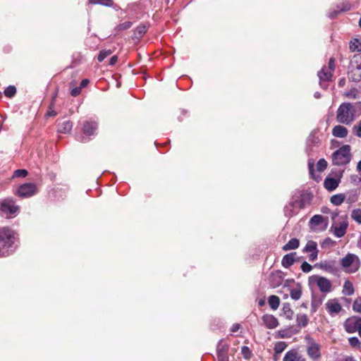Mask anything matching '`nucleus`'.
<instances>
[{"label":"nucleus","instance_id":"f257e3e1","mask_svg":"<svg viewBox=\"0 0 361 361\" xmlns=\"http://www.w3.org/2000/svg\"><path fill=\"white\" fill-rule=\"evenodd\" d=\"M361 110V103H356L355 104L344 102L342 103L337 110L336 120L338 123L345 125L350 124L356 118V109Z\"/></svg>","mask_w":361,"mask_h":361},{"label":"nucleus","instance_id":"f03ea898","mask_svg":"<svg viewBox=\"0 0 361 361\" xmlns=\"http://www.w3.org/2000/svg\"><path fill=\"white\" fill-rule=\"evenodd\" d=\"M16 239V233L8 227L0 228V256L9 255L8 249L12 247Z\"/></svg>","mask_w":361,"mask_h":361},{"label":"nucleus","instance_id":"7ed1b4c3","mask_svg":"<svg viewBox=\"0 0 361 361\" xmlns=\"http://www.w3.org/2000/svg\"><path fill=\"white\" fill-rule=\"evenodd\" d=\"M351 160L350 146L345 145L335 151L332 154L333 164L343 166L348 164Z\"/></svg>","mask_w":361,"mask_h":361},{"label":"nucleus","instance_id":"20e7f679","mask_svg":"<svg viewBox=\"0 0 361 361\" xmlns=\"http://www.w3.org/2000/svg\"><path fill=\"white\" fill-rule=\"evenodd\" d=\"M360 260L359 257L352 253L347 254L341 260V264L343 268L348 273L356 272L360 267Z\"/></svg>","mask_w":361,"mask_h":361},{"label":"nucleus","instance_id":"39448f33","mask_svg":"<svg viewBox=\"0 0 361 361\" xmlns=\"http://www.w3.org/2000/svg\"><path fill=\"white\" fill-rule=\"evenodd\" d=\"M309 283L310 284H316L322 293H326L331 291V282L326 277L312 275L309 277Z\"/></svg>","mask_w":361,"mask_h":361},{"label":"nucleus","instance_id":"423d86ee","mask_svg":"<svg viewBox=\"0 0 361 361\" xmlns=\"http://www.w3.org/2000/svg\"><path fill=\"white\" fill-rule=\"evenodd\" d=\"M98 129V123L94 121H85L82 125V131L84 135L80 136L78 140L81 142H86L89 140L86 137L94 136Z\"/></svg>","mask_w":361,"mask_h":361},{"label":"nucleus","instance_id":"0eeeda50","mask_svg":"<svg viewBox=\"0 0 361 361\" xmlns=\"http://www.w3.org/2000/svg\"><path fill=\"white\" fill-rule=\"evenodd\" d=\"M327 218L320 214L314 215L310 220V227L312 231H319L326 229Z\"/></svg>","mask_w":361,"mask_h":361},{"label":"nucleus","instance_id":"6e6552de","mask_svg":"<svg viewBox=\"0 0 361 361\" xmlns=\"http://www.w3.org/2000/svg\"><path fill=\"white\" fill-rule=\"evenodd\" d=\"M18 209V206L11 199H5L0 201V214L1 215L15 214Z\"/></svg>","mask_w":361,"mask_h":361},{"label":"nucleus","instance_id":"1a4fd4ad","mask_svg":"<svg viewBox=\"0 0 361 361\" xmlns=\"http://www.w3.org/2000/svg\"><path fill=\"white\" fill-rule=\"evenodd\" d=\"M343 171H339L338 172L336 173L335 177H326L324 181V188L329 192L334 191L336 190L339 183H341V178L343 176Z\"/></svg>","mask_w":361,"mask_h":361},{"label":"nucleus","instance_id":"9d476101","mask_svg":"<svg viewBox=\"0 0 361 361\" xmlns=\"http://www.w3.org/2000/svg\"><path fill=\"white\" fill-rule=\"evenodd\" d=\"M305 339L307 342V352L308 355L314 360L320 357L321 353L319 344L317 343L314 339L310 336L306 337Z\"/></svg>","mask_w":361,"mask_h":361},{"label":"nucleus","instance_id":"9b49d317","mask_svg":"<svg viewBox=\"0 0 361 361\" xmlns=\"http://www.w3.org/2000/svg\"><path fill=\"white\" fill-rule=\"evenodd\" d=\"M37 193V188L34 183H28L19 186L16 194L21 197H29Z\"/></svg>","mask_w":361,"mask_h":361},{"label":"nucleus","instance_id":"f8f14e48","mask_svg":"<svg viewBox=\"0 0 361 361\" xmlns=\"http://www.w3.org/2000/svg\"><path fill=\"white\" fill-rule=\"evenodd\" d=\"M325 306L326 311L331 316L338 314L342 310V306L338 302L337 299L329 300Z\"/></svg>","mask_w":361,"mask_h":361},{"label":"nucleus","instance_id":"ddd939ff","mask_svg":"<svg viewBox=\"0 0 361 361\" xmlns=\"http://www.w3.org/2000/svg\"><path fill=\"white\" fill-rule=\"evenodd\" d=\"M217 357L218 361H228V345L224 343L222 341H220L217 345Z\"/></svg>","mask_w":361,"mask_h":361},{"label":"nucleus","instance_id":"4468645a","mask_svg":"<svg viewBox=\"0 0 361 361\" xmlns=\"http://www.w3.org/2000/svg\"><path fill=\"white\" fill-rule=\"evenodd\" d=\"M283 361H305V359L296 349H292L285 354Z\"/></svg>","mask_w":361,"mask_h":361},{"label":"nucleus","instance_id":"2eb2a0df","mask_svg":"<svg viewBox=\"0 0 361 361\" xmlns=\"http://www.w3.org/2000/svg\"><path fill=\"white\" fill-rule=\"evenodd\" d=\"M263 324L267 329H275L279 326L278 319L271 314H264L262 318Z\"/></svg>","mask_w":361,"mask_h":361},{"label":"nucleus","instance_id":"dca6fc26","mask_svg":"<svg viewBox=\"0 0 361 361\" xmlns=\"http://www.w3.org/2000/svg\"><path fill=\"white\" fill-rule=\"evenodd\" d=\"M344 195L346 203L353 204L358 200L360 191L359 189H352L348 190Z\"/></svg>","mask_w":361,"mask_h":361},{"label":"nucleus","instance_id":"f3484780","mask_svg":"<svg viewBox=\"0 0 361 361\" xmlns=\"http://www.w3.org/2000/svg\"><path fill=\"white\" fill-rule=\"evenodd\" d=\"M348 223L346 221H343L339 223L338 225L333 227V233L337 238H341L346 233Z\"/></svg>","mask_w":361,"mask_h":361},{"label":"nucleus","instance_id":"a211bd4d","mask_svg":"<svg viewBox=\"0 0 361 361\" xmlns=\"http://www.w3.org/2000/svg\"><path fill=\"white\" fill-rule=\"evenodd\" d=\"M296 252H290L285 255L281 260L282 266L288 269L295 262Z\"/></svg>","mask_w":361,"mask_h":361},{"label":"nucleus","instance_id":"6ab92c4d","mask_svg":"<svg viewBox=\"0 0 361 361\" xmlns=\"http://www.w3.org/2000/svg\"><path fill=\"white\" fill-rule=\"evenodd\" d=\"M333 73L324 67L320 71L318 72V77L319 78L320 85L323 87V83L328 82L331 79Z\"/></svg>","mask_w":361,"mask_h":361},{"label":"nucleus","instance_id":"aec40b11","mask_svg":"<svg viewBox=\"0 0 361 361\" xmlns=\"http://www.w3.org/2000/svg\"><path fill=\"white\" fill-rule=\"evenodd\" d=\"M148 25L146 24H140L133 32V39L139 41L147 32Z\"/></svg>","mask_w":361,"mask_h":361},{"label":"nucleus","instance_id":"412c9836","mask_svg":"<svg viewBox=\"0 0 361 361\" xmlns=\"http://www.w3.org/2000/svg\"><path fill=\"white\" fill-rule=\"evenodd\" d=\"M346 330L348 332H353L357 331L360 336L361 337V317L356 318L353 322V327L350 326L349 322H346Z\"/></svg>","mask_w":361,"mask_h":361},{"label":"nucleus","instance_id":"4be33fe9","mask_svg":"<svg viewBox=\"0 0 361 361\" xmlns=\"http://www.w3.org/2000/svg\"><path fill=\"white\" fill-rule=\"evenodd\" d=\"M332 134L336 137L343 138L348 135V130L345 127L338 125L333 128Z\"/></svg>","mask_w":361,"mask_h":361},{"label":"nucleus","instance_id":"5701e85b","mask_svg":"<svg viewBox=\"0 0 361 361\" xmlns=\"http://www.w3.org/2000/svg\"><path fill=\"white\" fill-rule=\"evenodd\" d=\"M350 80L354 82H360L361 80V65H357L353 68L349 73Z\"/></svg>","mask_w":361,"mask_h":361},{"label":"nucleus","instance_id":"b1692460","mask_svg":"<svg viewBox=\"0 0 361 361\" xmlns=\"http://www.w3.org/2000/svg\"><path fill=\"white\" fill-rule=\"evenodd\" d=\"M315 267L319 268L329 273H333L335 271L334 264L329 262L324 261L314 264Z\"/></svg>","mask_w":361,"mask_h":361},{"label":"nucleus","instance_id":"393cba45","mask_svg":"<svg viewBox=\"0 0 361 361\" xmlns=\"http://www.w3.org/2000/svg\"><path fill=\"white\" fill-rule=\"evenodd\" d=\"M73 128V123L71 121H65L58 125V132L61 133H68Z\"/></svg>","mask_w":361,"mask_h":361},{"label":"nucleus","instance_id":"a878e982","mask_svg":"<svg viewBox=\"0 0 361 361\" xmlns=\"http://www.w3.org/2000/svg\"><path fill=\"white\" fill-rule=\"evenodd\" d=\"M300 245V241L298 238H291L286 245L282 247L283 251H288L297 249Z\"/></svg>","mask_w":361,"mask_h":361},{"label":"nucleus","instance_id":"bb28decb","mask_svg":"<svg viewBox=\"0 0 361 361\" xmlns=\"http://www.w3.org/2000/svg\"><path fill=\"white\" fill-rule=\"evenodd\" d=\"M287 348V344L284 341H278L275 343L274 350V358L277 359L278 356Z\"/></svg>","mask_w":361,"mask_h":361},{"label":"nucleus","instance_id":"cd10ccee","mask_svg":"<svg viewBox=\"0 0 361 361\" xmlns=\"http://www.w3.org/2000/svg\"><path fill=\"white\" fill-rule=\"evenodd\" d=\"M354 292L355 290L353 283L350 281L346 280L343 284L342 290L343 294L350 296L352 295Z\"/></svg>","mask_w":361,"mask_h":361},{"label":"nucleus","instance_id":"c85d7f7f","mask_svg":"<svg viewBox=\"0 0 361 361\" xmlns=\"http://www.w3.org/2000/svg\"><path fill=\"white\" fill-rule=\"evenodd\" d=\"M349 48L351 51L361 52V39H353L350 42Z\"/></svg>","mask_w":361,"mask_h":361},{"label":"nucleus","instance_id":"c756f323","mask_svg":"<svg viewBox=\"0 0 361 361\" xmlns=\"http://www.w3.org/2000/svg\"><path fill=\"white\" fill-rule=\"evenodd\" d=\"M296 322L298 326L305 327L309 322V319L305 314H299L296 317Z\"/></svg>","mask_w":361,"mask_h":361},{"label":"nucleus","instance_id":"7c9ffc66","mask_svg":"<svg viewBox=\"0 0 361 361\" xmlns=\"http://www.w3.org/2000/svg\"><path fill=\"white\" fill-rule=\"evenodd\" d=\"M345 195L342 193L334 195L331 197V202L336 206H339L345 201Z\"/></svg>","mask_w":361,"mask_h":361},{"label":"nucleus","instance_id":"2f4dec72","mask_svg":"<svg viewBox=\"0 0 361 361\" xmlns=\"http://www.w3.org/2000/svg\"><path fill=\"white\" fill-rule=\"evenodd\" d=\"M322 300L321 298L315 296L314 295H312V301H311V311L312 312H315L317 310V308L322 305Z\"/></svg>","mask_w":361,"mask_h":361},{"label":"nucleus","instance_id":"473e14b6","mask_svg":"<svg viewBox=\"0 0 361 361\" xmlns=\"http://www.w3.org/2000/svg\"><path fill=\"white\" fill-rule=\"evenodd\" d=\"M268 303L272 310H276L280 303L279 298L276 295H271L268 299Z\"/></svg>","mask_w":361,"mask_h":361},{"label":"nucleus","instance_id":"72a5a7b5","mask_svg":"<svg viewBox=\"0 0 361 361\" xmlns=\"http://www.w3.org/2000/svg\"><path fill=\"white\" fill-rule=\"evenodd\" d=\"M296 204V201H292L288 204V205L285 207L284 213L286 216L290 217L295 214V212L293 211V208Z\"/></svg>","mask_w":361,"mask_h":361},{"label":"nucleus","instance_id":"f704fd0d","mask_svg":"<svg viewBox=\"0 0 361 361\" xmlns=\"http://www.w3.org/2000/svg\"><path fill=\"white\" fill-rule=\"evenodd\" d=\"M317 250H318L317 244L316 242L312 240L308 241L303 249V252H314Z\"/></svg>","mask_w":361,"mask_h":361},{"label":"nucleus","instance_id":"c9c22d12","mask_svg":"<svg viewBox=\"0 0 361 361\" xmlns=\"http://www.w3.org/2000/svg\"><path fill=\"white\" fill-rule=\"evenodd\" d=\"M302 295L301 287L298 286L296 288H292L290 291V296L294 300H298Z\"/></svg>","mask_w":361,"mask_h":361},{"label":"nucleus","instance_id":"e433bc0d","mask_svg":"<svg viewBox=\"0 0 361 361\" xmlns=\"http://www.w3.org/2000/svg\"><path fill=\"white\" fill-rule=\"evenodd\" d=\"M351 218L357 224H361V209H355L351 212Z\"/></svg>","mask_w":361,"mask_h":361},{"label":"nucleus","instance_id":"4c0bfd02","mask_svg":"<svg viewBox=\"0 0 361 361\" xmlns=\"http://www.w3.org/2000/svg\"><path fill=\"white\" fill-rule=\"evenodd\" d=\"M132 25H133V23L132 22L126 21V22H124V23L118 24L115 27V31L116 32H119V31H121V30H126L129 29Z\"/></svg>","mask_w":361,"mask_h":361},{"label":"nucleus","instance_id":"58836bf2","mask_svg":"<svg viewBox=\"0 0 361 361\" xmlns=\"http://www.w3.org/2000/svg\"><path fill=\"white\" fill-rule=\"evenodd\" d=\"M111 54L112 51L110 49H104L100 51L97 56L98 61H103L107 56H110Z\"/></svg>","mask_w":361,"mask_h":361},{"label":"nucleus","instance_id":"ea45409f","mask_svg":"<svg viewBox=\"0 0 361 361\" xmlns=\"http://www.w3.org/2000/svg\"><path fill=\"white\" fill-rule=\"evenodd\" d=\"M283 312L287 319H292L293 316V311L291 310L289 304L283 305Z\"/></svg>","mask_w":361,"mask_h":361},{"label":"nucleus","instance_id":"a19ab883","mask_svg":"<svg viewBox=\"0 0 361 361\" xmlns=\"http://www.w3.org/2000/svg\"><path fill=\"white\" fill-rule=\"evenodd\" d=\"M92 4H101L106 6H111L114 4L112 0H89Z\"/></svg>","mask_w":361,"mask_h":361},{"label":"nucleus","instance_id":"79ce46f5","mask_svg":"<svg viewBox=\"0 0 361 361\" xmlns=\"http://www.w3.org/2000/svg\"><path fill=\"white\" fill-rule=\"evenodd\" d=\"M16 93V88L15 86L10 85L7 87L4 90L5 96L8 97H13Z\"/></svg>","mask_w":361,"mask_h":361},{"label":"nucleus","instance_id":"37998d69","mask_svg":"<svg viewBox=\"0 0 361 361\" xmlns=\"http://www.w3.org/2000/svg\"><path fill=\"white\" fill-rule=\"evenodd\" d=\"M27 175L25 169H17L13 172L12 178H24Z\"/></svg>","mask_w":361,"mask_h":361},{"label":"nucleus","instance_id":"c03bdc74","mask_svg":"<svg viewBox=\"0 0 361 361\" xmlns=\"http://www.w3.org/2000/svg\"><path fill=\"white\" fill-rule=\"evenodd\" d=\"M327 167V161L324 159H320L317 164V169L319 171H324Z\"/></svg>","mask_w":361,"mask_h":361},{"label":"nucleus","instance_id":"a18cd8bd","mask_svg":"<svg viewBox=\"0 0 361 361\" xmlns=\"http://www.w3.org/2000/svg\"><path fill=\"white\" fill-rule=\"evenodd\" d=\"M353 310L355 312L361 313V298L355 300L353 304Z\"/></svg>","mask_w":361,"mask_h":361},{"label":"nucleus","instance_id":"49530a36","mask_svg":"<svg viewBox=\"0 0 361 361\" xmlns=\"http://www.w3.org/2000/svg\"><path fill=\"white\" fill-rule=\"evenodd\" d=\"M318 141L319 138L315 135V134L311 133L307 140V143L308 145H312L317 143Z\"/></svg>","mask_w":361,"mask_h":361},{"label":"nucleus","instance_id":"de8ad7c7","mask_svg":"<svg viewBox=\"0 0 361 361\" xmlns=\"http://www.w3.org/2000/svg\"><path fill=\"white\" fill-rule=\"evenodd\" d=\"M350 5L348 3H347V4H345L343 6V8H341L340 9V11H334L333 13H330L329 17H330L331 18H335V17L337 16V14H338L339 12H341V11H348V10H350Z\"/></svg>","mask_w":361,"mask_h":361},{"label":"nucleus","instance_id":"09e8293b","mask_svg":"<svg viewBox=\"0 0 361 361\" xmlns=\"http://www.w3.org/2000/svg\"><path fill=\"white\" fill-rule=\"evenodd\" d=\"M349 343L353 348H360V342L357 337H350L349 338Z\"/></svg>","mask_w":361,"mask_h":361},{"label":"nucleus","instance_id":"8fccbe9b","mask_svg":"<svg viewBox=\"0 0 361 361\" xmlns=\"http://www.w3.org/2000/svg\"><path fill=\"white\" fill-rule=\"evenodd\" d=\"M353 133L359 137H361V120L353 128Z\"/></svg>","mask_w":361,"mask_h":361},{"label":"nucleus","instance_id":"3c124183","mask_svg":"<svg viewBox=\"0 0 361 361\" xmlns=\"http://www.w3.org/2000/svg\"><path fill=\"white\" fill-rule=\"evenodd\" d=\"M350 182L355 185H358L360 183H361V176H359L356 174L351 175L350 176Z\"/></svg>","mask_w":361,"mask_h":361},{"label":"nucleus","instance_id":"603ef678","mask_svg":"<svg viewBox=\"0 0 361 361\" xmlns=\"http://www.w3.org/2000/svg\"><path fill=\"white\" fill-rule=\"evenodd\" d=\"M300 268L304 273H308L312 269V265H310L307 262H303L301 264Z\"/></svg>","mask_w":361,"mask_h":361},{"label":"nucleus","instance_id":"864d4df0","mask_svg":"<svg viewBox=\"0 0 361 361\" xmlns=\"http://www.w3.org/2000/svg\"><path fill=\"white\" fill-rule=\"evenodd\" d=\"M314 161L313 159L308 160V169L310 174L311 175L312 178H315L314 176Z\"/></svg>","mask_w":361,"mask_h":361},{"label":"nucleus","instance_id":"5fc2aeb1","mask_svg":"<svg viewBox=\"0 0 361 361\" xmlns=\"http://www.w3.org/2000/svg\"><path fill=\"white\" fill-rule=\"evenodd\" d=\"M242 353L245 358L249 359L251 355V351L250 350L248 347L243 346L242 348Z\"/></svg>","mask_w":361,"mask_h":361},{"label":"nucleus","instance_id":"6e6d98bb","mask_svg":"<svg viewBox=\"0 0 361 361\" xmlns=\"http://www.w3.org/2000/svg\"><path fill=\"white\" fill-rule=\"evenodd\" d=\"M81 87H75V88H73L71 91V94L73 96V97H77L78 96L80 92H81Z\"/></svg>","mask_w":361,"mask_h":361},{"label":"nucleus","instance_id":"4d7b16f0","mask_svg":"<svg viewBox=\"0 0 361 361\" xmlns=\"http://www.w3.org/2000/svg\"><path fill=\"white\" fill-rule=\"evenodd\" d=\"M328 68L329 69V71H331L332 73L334 72V68H335V60H334V59L331 58L329 59V63H328Z\"/></svg>","mask_w":361,"mask_h":361},{"label":"nucleus","instance_id":"13d9d810","mask_svg":"<svg viewBox=\"0 0 361 361\" xmlns=\"http://www.w3.org/2000/svg\"><path fill=\"white\" fill-rule=\"evenodd\" d=\"M337 361H356V360L353 356L345 355Z\"/></svg>","mask_w":361,"mask_h":361},{"label":"nucleus","instance_id":"bf43d9fd","mask_svg":"<svg viewBox=\"0 0 361 361\" xmlns=\"http://www.w3.org/2000/svg\"><path fill=\"white\" fill-rule=\"evenodd\" d=\"M319 250H317L314 252H311V254L309 256V259L311 262H313L317 259Z\"/></svg>","mask_w":361,"mask_h":361},{"label":"nucleus","instance_id":"052dcab7","mask_svg":"<svg viewBox=\"0 0 361 361\" xmlns=\"http://www.w3.org/2000/svg\"><path fill=\"white\" fill-rule=\"evenodd\" d=\"M53 106V103L51 104V106L49 107V110L48 111L47 115L48 116H54L57 114V113L51 109V106Z\"/></svg>","mask_w":361,"mask_h":361},{"label":"nucleus","instance_id":"680f3d73","mask_svg":"<svg viewBox=\"0 0 361 361\" xmlns=\"http://www.w3.org/2000/svg\"><path fill=\"white\" fill-rule=\"evenodd\" d=\"M89 82H90V81L88 79H83L80 82V87H81V89L85 87L88 85Z\"/></svg>","mask_w":361,"mask_h":361},{"label":"nucleus","instance_id":"e2e57ef3","mask_svg":"<svg viewBox=\"0 0 361 361\" xmlns=\"http://www.w3.org/2000/svg\"><path fill=\"white\" fill-rule=\"evenodd\" d=\"M240 327V325L239 324H234L232 325L231 331L232 332H236V331H238Z\"/></svg>","mask_w":361,"mask_h":361},{"label":"nucleus","instance_id":"0e129e2a","mask_svg":"<svg viewBox=\"0 0 361 361\" xmlns=\"http://www.w3.org/2000/svg\"><path fill=\"white\" fill-rule=\"evenodd\" d=\"M118 61V57L116 56H113L109 61V65L114 66Z\"/></svg>","mask_w":361,"mask_h":361},{"label":"nucleus","instance_id":"69168bd1","mask_svg":"<svg viewBox=\"0 0 361 361\" xmlns=\"http://www.w3.org/2000/svg\"><path fill=\"white\" fill-rule=\"evenodd\" d=\"M299 204V207L300 208L302 209L305 207V200H304V197H302L300 202H298Z\"/></svg>","mask_w":361,"mask_h":361},{"label":"nucleus","instance_id":"338daca9","mask_svg":"<svg viewBox=\"0 0 361 361\" xmlns=\"http://www.w3.org/2000/svg\"><path fill=\"white\" fill-rule=\"evenodd\" d=\"M346 95L349 97L355 98V93L354 91H350V92H348Z\"/></svg>","mask_w":361,"mask_h":361},{"label":"nucleus","instance_id":"774afa93","mask_svg":"<svg viewBox=\"0 0 361 361\" xmlns=\"http://www.w3.org/2000/svg\"><path fill=\"white\" fill-rule=\"evenodd\" d=\"M357 170L358 171H361V160L357 163Z\"/></svg>","mask_w":361,"mask_h":361}]
</instances>
